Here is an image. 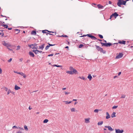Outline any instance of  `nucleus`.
Instances as JSON below:
<instances>
[{
	"label": "nucleus",
	"instance_id": "nucleus-2",
	"mask_svg": "<svg viewBox=\"0 0 133 133\" xmlns=\"http://www.w3.org/2000/svg\"><path fill=\"white\" fill-rule=\"evenodd\" d=\"M126 1L123 0H118L117 4L119 7H121V5H125Z\"/></svg>",
	"mask_w": 133,
	"mask_h": 133
},
{
	"label": "nucleus",
	"instance_id": "nucleus-46",
	"mask_svg": "<svg viewBox=\"0 0 133 133\" xmlns=\"http://www.w3.org/2000/svg\"><path fill=\"white\" fill-rule=\"evenodd\" d=\"M99 37L101 38H103V36L101 35H99Z\"/></svg>",
	"mask_w": 133,
	"mask_h": 133
},
{
	"label": "nucleus",
	"instance_id": "nucleus-44",
	"mask_svg": "<svg viewBox=\"0 0 133 133\" xmlns=\"http://www.w3.org/2000/svg\"><path fill=\"white\" fill-rule=\"evenodd\" d=\"M91 38L94 40H96V37H94L93 36L92 37V38Z\"/></svg>",
	"mask_w": 133,
	"mask_h": 133
},
{
	"label": "nucleus",
	"instance_id": "nucleus-9",
	"mask_svg": "<svg viewBox=\"0 0 133 133\" xmlns=\"http://www.w3.org/2000/svg\"><path fill=\"white\" fill-rule=\"evenodd\" d=\"M104 127L105 128H108V130L111 131H113L114 130L112 128L111 126H105Z\"/></svg>",
	"mask_w": 133,
	"mask_h": 133
},
{
	"label": "nucleus",
	"instance_id": "nucleus-50",
	"mask_svg": "<svg viewBox=\"0 0 133 133\" xmlns=\"http://www.w3.org/2000/svg\"><path fill=\"white\" fill-rule=\"evenodd\" d=\"M18 128L19 129H20L21 130H24V129L23 128H21L20 127H19Z\"/></svg>",
	"mask_w": 133,
	"mask_h": 133
},
{
	"label": "nucleus",
	"instance_id": "nucleus-37",
	"mask_svg": "<svg viewBox=\"0 0 133 133\" xmlns=\"http://www.w3.org/2000/svg\"><path fill=\"white\" fill-rule=\"evenodd\" d=\"M49 47H50V46H49V45H47V46H46V47L45 48V50H48L49 49Z\"/></svg>",
	"mask_w": 133,
	"mask_h": 133
},
{
	"label": "nucleus",
	"instance_id": "nucleus-8",
	"mask_svg": "<svg viewBox=\"0 0 133 133\" xmlns=\"http://www.w3.org/2000/svg\"><path fill=\"white\" fill-rule=\"evenodd\" d=\"M101 44H103V45L105 46H110L112 45V44L111 43H101Z\"/></svg>",
	"mask_w": 133,
	"mask_h": 133
},
{
	"label": "nucleus",
	"instance_id": "nucleus-1",
	"mask_svg": "<svg viewBox=\"0 0 133 133\" xmlns=\"http://www.w3.org/2000/svg\"><path fill=\"white\" fill-rule=\"evenodd\" d=\"M2 44L4 46H6L8 49L10 51H12L13 49H15V46L12 45L9 43H7L4 41L2 42Z\"/></svg>",
	"mask_w": 133,
	"mask_h": 133
},
{
	"label": "nucleus",
	"instance_id": "nucleus-20",
	"mask_svg": "<svg viewBox=\"0 0 133 133\" xmlns=\"http://www.w3.org/2000/svg\"><path fill=\"white\" fill-rule=\"evenodd\" d=\"M90 119L89 118H87L85 119V122L86 123H88L90 122Z\"/></svg>",
	"mask_w": 133,
	"mask_h": 133
},
{
	"label": "nucleus",
	"instance_id": "nucleus-31",
	"mask_svg": "<svg viewBox=\"0 0 133 133\" xmlns=\"http://www.w3.org/2000/svg\"><path fill=\"white\" fill-rule=\"evenodd\" d=\"M24 129L26 130H28V129L26 125H25L24 126Z\"/></svg>",
	"mask_w": 133,
	"mask_h": 133
},
{
	"label": "nucleus",
	"instance_id": "nucleus-51",
	"mask_svg": "<svg viewBox=\"0 0 133 133\" xmlns=\"http://www.w3.org/2000/svg\"><path fill=\"white\" fill-rule=\"evenodd\" d=\"M2 70L1 69V68H0V74H1L2 73Z\"/></svg>",
	"mask_w": 133,
	"mask_h": 133
},
{
	"label": "nucleus",
	"instance_id": "nucleus-10",
	"mask_svg": "<svg viewBox=\"0 0 133 133\" xmlns=\"http://www.w3.org/2000/svg\"><path fill=\"white\" fill-rule=\"evenodd\" d=\"M126 43V41H121V40H118V43L122 44H125Z\"/></svg>",
	"mask_w": 133,
	"mask_h": 133
},
{
	"label": "nucleus",
	"instance_id": "nucleus-64",
	"mask_svg": "<svg viewBox=\"0 0 133 133\" xmlns=\"http://www.w3.org/2000/svg\"><path fill=\"white\" fill-rule=\"evenodd\" d=\"M8 29L9 30H11L12 29L11 28H8Z\"/></svg>",
	"mask_w": 133,
	"mask_h": 133
},
{
	"label": "nucleus",
	"instance_id": "nucleus-55",
	"mask_svg": "<svg viewBox=\"0 0 133 133\" xmlns=\"http://www.w3.org/2000/svg\"><path fill=\"white\" fill-rule=\"evenodd\" d=\"M14 72L15 73H16L17 74H18V73H19V72H17V71H14Z\"/></svg>",
	"mask_w": 133,
	"mask_h": 133
},
{
	"label": "nucleus",
	"instance_id": "nucleus-42",
	"mask_svg": "<svg viewBox=\"0 0 133 133\" xmlns=\"http://www.w3.org/2000/svg\"><path fill=\"white\" fill-rule=\"evenodd\" d=\"M71 111L72 112L75 111V109L74 108H72L71 109Z\"/></svg>",
	"mask_w": 133,
	"mask_h": 133
},
{
	"label": "nucleus",
	"instance_id": "nucleus-57",
	"mask_svg": "<svg viewBox=\"0 0 133 133\" xmlns=\"http://www.w3.org/2000/svg\"><path fill=\"white\" fill-rule=\"evenodd\" d=\"M11 93L12 94H13V95H14L15 94V92H13V91H11Z\"/></svg>",
	"mask_w": 133,
	"mask_h": 133
},
{
	"label": "nucleus",
	"instance_id": "nucleus-18",
	"mask_svg": "<svg viewBox=\"0 0 133 133\" xmlns=\"http://www.w3.org/2000/svg\"><path fill=\"white\" fill-rule=\"evenodd\" d=\"M97 6L98 9H102L103 8L104 6L100 4H98L97 5Z\"/></svg>",
	"mask_w": 133,
	"mask_h": 133
},
{
	"label": "nucleus",
	"instance_id": "nucleus-41",
	"mask_svg": "<svg viewBox=\"0 0 133 133\" xmlns=\"http://www.w3.org/2000/svg\"><path fill=\"white\" fill-rule=\"evenodd\" d=\"M11 91L10 89H9L7 92V95H9L10 92H11Z\"/></svg>",
	"mask_w": 133,
	"mask_h": 133
},
{
	"label": "nucleus",
	"instance_id": "nucleus-5",
	"mask_svg": "<svg viewBox=\"0 0 133 133\" xmlns=\"http://www.w3.org/2000/svg\"><path fill=\"white\" fill-rule=\"evenodd\" d=\"M123 54L122 53H119L115 57L116 59H119L122 58L123 56Z\"/></svg>",
	"mask_w": 133,
	"mask_h": 133
},
{
	"label": "nucleus",
	"instance_id": "nucleus-34",
	"mask_svg": "<svg viewBox=\"0 0 133 133\" xmlns=\"http://www.w3.org/2000/svg\"><path fill=\"white\" fill-rule=\"evenodd\" d=\"M118 107V106L114 105L112 107V109H116Z\"/></svg>",
	"mask_w": 133,
	"mask_h": 133
},
{
	"label": "nucleus",
	"instance_id": "nucleus-33",
	"mask_svg": "<svg viewBox=\"0 0 133 133\" xmlns=\"http://www.w3.org/2000/svg\"><path fill=\"white\" fill-rule=\"evenodd\" d=\"M99 110L98 109H95L94 110V112H95L98 113V112Z\"/></svg>",
	"mask_w": 133,
	"mask_h": 133
},
{
	"label": "nucleus",
	"instance_id": "nucleus-26",
	"mask_svg": "<svg viewBox=\"0 0 133 133\" xmlns=\"http://www.w3.org/2000/svg\"><path fill=\"white\" fill-rule=\"evenodd\" d=\"M103 121H100L97 124L98 125H101L103 124Z\"/></svg>",
	"mask_w": 133,
	"mask_h": 133
},
{
	"label": "nucleus",
	"instance_id": "nucleus-54",
	"mask_svg": "<svg viewBox=\"0 0 133 133\" xmlns=\"http://www.w3.org/2000/svg\"><path fill=\"white\" fill-rule=\"evenodd\" d=\"M49 45L50 46H52L55 45L54 44H49Z\"/></svg>",
	"mask_w": 133,
	"mask_h": 133
},
{
	"label": "nucleus",
	"instance_id": "nucleus-24",
	"mask_svg": "<svg viewBox=\"0 0 133 133\" xmlns=\"http://www.w3.org/2000/svg\"><path fill=\"white\" fill-rule=\"evenodd\" d=\"M66 73L70 74H73V72L72 71H66Z\"/></svg>",
	"mask_w": 133,
	"mask_h": 133
},
{
	"label": "nucleus",
	"instance_id": "nucleus-27",
	"mask_svg": "<svg viewBox=\"0 0 133 133\" xmlns=\"http://www.w3.org/2000/svg\"><path fill=\"white\" fill-rule=\"evenodd\" d=\"M52 66H56L57 67H61L62 66V65H58L56 64L53 65H52Z\"/></svg>",
	"mask_w": 133,
	"mask_h": 133
},
{
	"label": "nucleus",
	"instance_id": "nucleus-13",
	"mask_svg": "<svg viewBox=\"0 0 133 133\" xmlns=\"http://www.w3.org/2000/svg\"><path fill=\"white\" fill-rule=\"evenodd\" d=\"M21 89L20 87L18 86L17 85H15L14 89L15 90H17Z\"/></svg>",
	"mask_w": 133,
	"mask_h": 133
},
{
	"label": "nucleus",
	"instance_id": "nucleus-32",
	"mask_svg": "<svg viewBox=\"0 0 133 133\" xmlns=\"http://www.w3.org/2000/svg\"><path fill=\"white\" fill-rule=\"evenodd\" d=\"M92 6L95 7H97L96 4L95 3H92Z\"/></svg>",
	"mask_w": 133,
	"mask_h": 133
},
{
	"label": "nucleus",
	"instance_id": "nucleus-58",
	"mask_svg": "<svg viewBox=\"0 0 133 133\" xmlns=\"http://www.w3.org/2000/svg\"><path fill=\"white\" fill-rule=\"evenodd\" d=\"M16 133H22L20 131H19L17 132Z\"/></svg>",
	"mask_w": 133,
	"mask_h": 133
},
{
	"label": "nucleus",
	"instance_id": "nucleus-25",
	"mask_svg": "<svg viewBox=\"0 0 133 133\" xmlns=\"http://www.w3.org/2000/svg\"><path fill=\"white\" fill-rule=\"evenodd\" d=\"M79 78H80L81 79H82L84 81L85 80L87 79L86 78H85V77H84L83 76L79 77Z\"/></svg>",
	"mask_w": 133,
	"mask_h": 133
},
{
	"label": "nucleus",
	"instance_id": "nucleus-29",
	"mask_svg": "<svg viewBox=\"0 0 133 133\" xmlns=\"http://www.w3.org/2000/svg\"><path fill=\"white\" fill-rule=\"evenodd\" d=\"M49 121V120L47 119H44L43 121V123H47Z\"/></svg>",
	"mask_w": 133,
	"mask_h": 133
},
{
	"label": "nucleus",
	"instance_id": "nucleus-49",
	"mask_svg": "<svg viewBox=\"0 0 133 133\" xmlns=\"http://www.w3.org/2000/svg\"><path fill=\"white\" fill-rule=\"evenodd\" d=\"M15 30L18 31V32L17 34L18 33L20 32V30H19L18 29H16Z\"/></svg>",
	"mask_w": 133,
	"mask_h": 133
},
{
	"label": "nucleus",
	"instance_id": "nucleus-45",
	"mask_svg": "<svg viewBox=\"0 0 133 133\" xmlns=\"http://www.w3.org/2000/svg\"><path fill=\"white\" fill-rule=\"evenodd\" d=\"M12 128H17L18 129V128L15 125L14 126L12 127Z\"/></svg>",
	"mask_w": 133,
	"mask_h": 133
},
{
	"label": "nucleus",
	"instance_id": "nucleus-6",
	"mask_svg": "<svg viewBox=\"0 0 133 133\" xmlns=\"http://www.w3.org/2000/svg\"><path fill=\"white\" fill-rule=\"evenodd\" d=\"M115 130L116 133H122L124 132L123 130L122 129L120 130L119 129H115Z\"/></svg>",
	"mask_w": 133,
	"mask_h": 133
},
{
	"label": "nucleus",
	"instance_id": "nucleus-19",
	"mask_svg": "<svg viewBox=\"0 0 133 133\" xmlns=\"http://www.w3.org/2000/svg\"><path fill=\"white\" fill-rule=\"evenodd\" d=\"M72 71V72H73V74H76L77 73V71L75 69H73Z\"/></svg>",
	"mask_w": 133,
	"mask_h": 133
},
{
	"label": "nucleus",
	"instance_id": "nucleus-23",
	"mask_svg": "<svg viewBox=\"0 0 133 133\" xmlns=\"http://www.w3.org/2000/svg\"><path fill=\"white\" fill-rule=\"evenodd\" d=\"M88 36L89 37H90L91 38H92V36H92L91 35L88 34H87V35H83V36H82L83 37H84V36Z\"/></svg>",
	"mask_w": 133,
	"mask_h": 133
},
{
	"label": "nucleus",
	"instance_id": "nucleus-48",
	"mask_svg": "<svg viewBox=\"0 0 133 133\" xmlns=\"http://www.w3.org/2000/svg\"><path fill=\"white\" fill-rule=\"evenodd\" d=\"M125 95H122V96L121 97V98H125Z\"/></svg>",
	"mask_w": 133,
	"mask_h": 133
},
{
	"label": "nucleus",
	"instance_id": "nucleus-30",
	"mask_svg": "<svg viewBox=\"0 0 133 133\" xmlns=\"http://www.w3.org/2000/svg\"><path fill=\"white\" fill-rule=\"evenodd\" d=\"M64 102H65V104H69L71 103L72 102V101H70L69 102H68V101H64Z\"/></svg>",
	"mask_w": 133,
	"mask_h": 133
},
{
	"label": "nucleus",
	"instance_id": "nucleus-28",
	"mask_svg": "<svg viewBox=\"0 0 133 133\" xmlns=\"http://www.w3.org/2000/svg\"><path fill=\"white\" fill-rule=\"evenodd\" d=\"M31 34L34 35H35L36 34V33L35 31H32Z\"/></svg>",
	"mask_w": 133,
	"mask_h": 133
},
{
	"label": "nucleus",
	"instance_id": "nucleus-11",
	"mask_svg": "<svg viewBox=\"0 0 133 133\" xmlns=\"http://www.w3.org/2000/svg\"><path fill=\"white\" fill-rule=\"evenodd\" d=\"M33 51L34 52L35 54H37L38 53V52L41 53L42 52V51H39L37 50H33Z\"/></svg>",
	"mask_w": 133,
	"mask_h": 133
},
{
	"label": "nucleus",
	"instance_id": "nucleus-43",
	"mask_svg": "<svg viewBox=\"0 0 133 133\" xmlns=\"http://www.w3.org/2000/svg\"><path fill=\"white\" fill-rule=\"evenodd\" d=\"M59 37H68V36L66 35H62L61 36H59Z\"/></svg>",
	"mask_w": 133,
	"mask_h": 133
},
{
	"label": "nucleus",
	"instance_id": "nucleus-52",
	"mask_svg": "<svg viewBox=\"0 0 133 133\" xmlns=\"http://www.w3.org/2000/svg\"><path fill=\"white\" fill-rule=\"evenodd\" d=\"M70 93V92H65V95H67Z\"/></svg>",
	"mask_w": 133,
	"mask_h": 133
},
{
	"label": "nucleus",
	"instance_id": "nucleus-47",
	"mask_svg": "<svg viewBox=\"0 0 133 133\" xmlns=\"http://www.w3.org/2000/svg\"><path fill=\"white\" fill-rule=\"evenodd\" d=\"M12 60V58H10L8 60V61L9 62H10Z\"/></svg>",
	"mask_w": 133,
	"mask_h": 133
},
{
	"label": "nucleus",
	"instance_id": "nucleus-60",
	"mask_svg": "<svg viewBox=\"0 0 133 133\" xmlns=\"http://www.w3.org/2000/svg\"><path fill=\"white\" fill-rule=\"evenodd\" d=\"M77 99H73L72 100V101H77Z\"/></svg>",
	"mask_w": 133,
	"mask_h": 133
},
{
	"label": "nucleus",
	"instance_id": "nucleus-14",
	"mask_svg": "<svg viewBox=\"0 0 133 133\" xmlns=\"http://www.w3.org/2000/svg\"><path fill=\"white\" fill-rule=\"evenodd\" d=\"M44 44H43L42 45L39 46V48L38 49H41V50H43L44 48Z\"/></svg>",
	"mask_w": 133,
	"mask_h": 133
},
{
	"label": "nucleus",
	"instance_id": "nucleus-16",
	"mask_svg": "<svg viewBox=\"0 0 133 133\" xmlns=\"http://www.w3.org/2000/svg\"><path fill=\"white\" fill-rule=\"evenodd\" d=\"M116 114V113L115 112H113V113L111 115V117L112 118H113L114 117H115L116 116L115 115V114Z\"/></svg>",
	"mask_w": 133,
	"mask_h": 133
},
{
	"label": "nucleus",
	"instance_id": "nucleus-59",
	"mask_svg": "<svg viewBox=\"0 0 133 133\" xmlns=\"http://www.w3.org/2000/svg\"><path fill=\"white\" fill-rule=\"evenodd\" d=\"M118 77V76H114V78H117Z\"/></svg>",
	"mask_w": 133,
	"mask_h": 133
},
{
	"label": "nucleus",
	"instance_id": "nucleus-36",
	"mask_svg": "<svg viewBox=\"0 0 133 133\" xmlns=\"http://www.w3.org/2000/svg\"><path fill=\"white\" fill-rule=\"evenodd\" d=\"M3 26L5 28H7L8 27V26L7 25H6L5 24H3Z\"/></svg>",
	"mask_w": 133,
	"mask_h": 133
},
{
	"label": "nucleus",
	"instance_id": "nucleus-56",
	"mask_svg": "<svg viewBox=\"0 0 133 133\" xmlns=\"http://www.w3.org/2000/svg\"><path fill=\"white\" fill-rule=\"evenodd\" d=\"M121 72H119L118 73V76H119L121 74Z\"/></svg>",
	"mask_w": 133,
	"mask_h": 133
},
{
	"label": "nucleus",
	"instance_id": "nucleus-7",
	"mask_svg": "<svg viewBox=\"0 0 133 133\" xmlns=\"http://www.w3.org/2000/svg\"><path fill=\"white\" fill-rule=\"evenodd\" d=\"M18 73V74L20 75L21 76H23V77L24 78H25L26 77V75L22 72H19Z\"/></svg>",
	"mask_w": 133,
	"mask_h": 133
},
{
	"label": "nucleus",
	"instance_id": "nucleus-35",
	"mask_svg": "<svg viewBox=\"0 0 133 133\" xmlns=\"http://www.w3.org/2000/svg\"><path fill=\"white\" fill-rule=\"evenodd\" d=\"M3 89L5 90V91H7L8 90V88L5 87H3Z\"/></svg>",
	"mask_w": 133,
	"mask_h": 133
},
{
	"label": "nucleus",
	"instance_id": "nucleus-15",
	"mask_svg": "<svg viewBox=\"0 0 133 133\" xmlns=\"http://www.w3.org/2000/svg\"><path fill=\"white\" fill-rule=\"evenodd\" d=\"M47 31L50 32H51L53 33H54V32L49 31L48 30H43L42 31V32L44 33H47V32H46Z\"/></svg>",
	"mask_w": 133,
	"mask_h": 133
},
{
	"label": "nucleus",
	"instance_id": "nucleus-63",
	"mask_svg": "<svg viewBox=\"0 0 133 133\" xmlns=\"http://www.w3.org/2000/svg\"><path fill=\"white\" fill-rule=\"evenodd\" d=\"M66 89V88H63L62 89L63 90H65Z\"/></svg>",
	"mask_w": 133,
	"mask_h": 133
},
{
	"label": "nucleus",
	"instance_id": "nucleus-53",
	"mask_svg": "<svg viewBox=\"0 0 133 133\" xmlns=\"http://www.w3.org/2000/svg\"><path fill=\"white\" fill-rule=\"evenodd\" d=\"M53 54H49L48 55V56H53Z\"/></svg>",
	"mask_w": 133,
	"mask_h": 133
},
{
	"label": "nucleus",
	"instance_id": "nucleus-38",
	"mask_svg": "<svg viewBox=\"0 0 133 133\" xmlns=\"http://www.w3.org/2000/svg\"><path fill=\"white\" fill-rule=\"evenodd\" d=\"M83 44H81L78 47L79 48H81L83 46Z\"/></svg>",
	"mask_w": 133,
	"mask_h": 133
},
{
	"label": "nucleus",
	"instance_id": "nucleus-62",
	"mask_svg": "<svg viewBox=\"0 0 133 133\" xmlns=\"http://www.w3.org/2000/svg\"><path fill=\"white\" fill-rule=\"evenodd\" d=\"M32 109V108H31L30 107V106L29 108V110H31V109Z\"/></svg>",
	"mask_w": 133,
	"mask_h": 133
},
{
	"label": "nucleus",
	"instance_id": "nucleus-22",
	"mask_svg": "<svg viewBox=\"0 0 133 133\" xmlns=\"http://www.w3.org/2000/svg\"><path fill=\"white\" fill-rule=\"evenodd\" d=\"M34 45H36V44H34V45L33 44H32V45H30V46H34V47H32V49H36V50L37 49H38L37 47H35L34 46Z\"/></svg>",
	"mask_w": 133,
	"mask_h": 133
},
{
	"label": "nucleus",
	"instance_id": "nucleus-12",
	"mask_svg": "<svg viewBox=\"0 0 133 133\" xmlns=\"http://www.w3.org/2000/svg\"><path fill=\"white\" fill-rule=\"evenodd\" d=\"M106 119H108L110 118V116L109 115V113L108 112H106Z\"/></svg>",
	"mask_w": 133,
	"mask_h": 133
},
{
	"label": "nucleus",
	"instance_id": "nucleus-21",
	"mask_svg": "<svg viewBox=\"0 0 133 133\" xmlns=\"http://www.w3.org/2000/svg\"><path fill=\"white\" fill-rule=\"evenodd\" d=\"M87 78L88 79H89L90 81H91V79L92 78V77L91 75L90 74H89Z\"/></svg>",
	"mask_w": 133,
	"mask_h": 133
},
{
	"label": "nucleus",
	"instance_id": "nucleus-17",
	"mask_svg": "<svg viewBox=\"0 0 133 133\" xmlns=\"http://www.w3.org/2000/svg\"><path fill=\"white\" fill-rule=\"evenodd\" d=\"M29 55L32 57H34L35 56L34 53L32 52H29Z\"/></svg>",
	"mask_w": 133,
	"mask_h": 133
},
{
	"label": "nucleus",
	"instance_id": "nucleus-61",
	"mask_svg": "<svg viewBox=\"0 0 133 133\" xmlns=\"http://www.w3.org/2000/svg\"><path fill=\"white\" fill-rule=\"evenodd\" d=\"M0 35L3 36V34L2 32H0Z\"/></svg>",
	"mask_w": 133,
	"mask_h": 133
},
{
	"label": "nucleus",
	"instance_id": "nucleus-3",
	"mask_svg": "<svg viewBox=\"0 0 133 133\" xmlns=\"http://www.w3.org/2000/svg\"><path fill=\"white\" fill-rule=\"evenodd\" d=\"M96 46L97 50L100 51L101 52H102L104 54L105 53V51L103 50L102 48L97 45H96Z\"/></svg>",
	"mask_w": 133,
	"mask_h": 133
},
{
	"label": "nucleus",
	"instance_id": "nucleus-39",
	"mask_svg": "<svg viewBox=\"0 0 133 133\" xmlns=\"http://www.w3.org/2000/svg\"><path fill=\"white\" fill-rule=\"evenodd\" d=\"M74 68L72 67H70L69 68V70L71 71H72L73 70V69H74Z\"/></svg>",
	"mask_w": 133,
	"mask_h": 133
},
{
	"label": "nucleus",
	"instance_id": "nucleus-40",
	"mask_svg": "<svg viewBox=\"0 0 133 133\" xmlns=\"http://www.w3.org/2000/svg\"><path fill=\"white\" fill-rule=\"evenodd\" d=\"M20 46H17V48L16 49V50H19L20 49Z\"/></svg>",
	"mask_w": 133,
	"mask_h": 133
},
{
	"label": "nucleus",
	"instance_id": "nucleus-4",
	"mask_svg": "<svg viewBox=\"0 0 133 133\" xmlns=\"http://www.w3.org/2000/svg\"><path fill=\"white\" fill-rule=\"evenodd\" d=\"M118 14L116 12H115L110 16V19H111L113 17H115V18H116V17L118 16Z\"/></svg>",
	"mask_w": 133,
	"mask_h": 133
}]
</instances>
